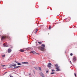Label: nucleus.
Listing matches in <instances>:
<instances>
[{
  "label": "nucleus",
  "mask_w": 77,
  "mask_h": 77,
  "mask_svg": "<svg viewBox=\"0 0 77 77\" xmlns=\"http://www.w3.org/2000/svg\"><path fill=\"white\" fill-rule=\"evenodd\" d=\"M38 48L41 51H44V47L38 46Z\"/></svg>",
  "instance_id": "obj_1"
},
{
  "label": "nucleus",
  "mask_w": 77,
  "mask_h": 77,
  "mask_svg": "<svg viewBox=\"0 0 77 77\" xmlns=\"http://www.w3.org/2000/svg\"><path fill=\"white\" fill-rule=\"evenodd\" d=\"M1 38L2 41H3V40H4V39H5V38H6V36L2 35V36H1Z\"/></svg>",
  "instance_id": "obj_2"
},
{
  "label": "nucleus",
  "mask_w": 77,
  "mask_h": 77,
  "mask_svg": "<svg viewBox=\"0 0 77 77\" xmlns=\"http://www.w3.org/2000/svg\"><path fill=\"white\" fill-rule=\"evenodd\" d=\"M53 65L51 64V63H49L48 64V67L49 68V69H51V66Z\"/></svg>",
  "instance_id": "obj_3"
},
{
  "label": "nucleus",
  "mask_w": 77,
  "mask_h": 77,
  "mask_svg": "<svg viewBox=\"0 0 77 77\" xmlns=\"http://www.w3.org/2000/svg\"><path fill=\"white\" fill-rule=\"evenodd\" d=\"M39 74L42 77H45V75H44V74L43 73H42V72H40L39 73Z\"/></svg>",
  "instance_id": "obj_4"
},
{
  "label": "nucleus",
  "mask_w": 77,
  "mask_h": 77,
  "mask_svg": "<svg viewBox=\"0 0 77 77\" xmlns=\"http://www.w3.org/2000/svg\"><path fill=\"white\" fill-rule=\"evenodd\" d=\"M73 60L74 61V62H75L76 61V58L75 57H74L73 58Z\"/></svg>",
  "instance_id": "obj_5"
},
{
  "label": "nucleus",
  "mask_w": 77,
  "mask_h": 77,
  "mask_svg": "<svg viewBox=\"0 0 77 77\" xmlns=\"http://www.w3.org/2000/svg\"><path fill=\"white\" fill-rule=\"evenodd\" d=\"M6 38H8V39H9V40H11V37H10V36H9V35L6 36Z\"/></svg>",
  "instance_id": "obj_6"
},
{
  "label": "nucleus",
  "mask_w": 77,
  "mask_h": 77,
  "mask_svg": "<svg viewBox=\"0 0 77 77\" xmlns=\"http://www.w3.org/2000/svg\"><path fill=\"white\" fill-rule=\"evenodd\" d=\"M55 69H56V71H60V70L59 69V67H57L55 68Z\"/></svg>",
  "instance_id": "obj_7"
},
{
  "label": "nucleus",
  "mask_w": 77,
  "mask_h": 77,
  "mask_svg": "<svg viewBox=\"0 0 77 77\" xmlns=\"http://www.w3.org/2000/svg\"><path fill=\"white\" fill-rule=\"evenodd\" d=\"M8 53H9L10 52H11V50L10 49H8Z\"/></svg>",
  "instance_id": "obj_8"
},
{
  "label": "nucleus",
  "mask_w": 77,
  "mask_h": 77,
  "mask_svg": "<svg viewBox=\"0 0 77 77\" xmlns=\"http://www.w3.org/2000/svg\"><path fill=\"white\" fill-rule=\"evenodd\" d=\"M38 31V29H37L34 32V33L36 34L37 32Z\"/></svg>",
  "instance_id": "obj_9"
},
{
  "label": "nucleus",
  "mask_w": 77,
  "mask_h": 77,
  "mask_svg": "<svg viewBox=\"0 0 77 77\" xmlns=\"http://www.w3.org/2000/svg\"><path fill=\"white\" fill-rule=\"evenodd\" d=\"M20 51H21V52H24V51L23 50L21 49L20 50Z\"/></svg>",
  "instance_id": "obj_10"
},
{
  "label": "nucleus",
  "mask_w": 77,
  "mask_h": 77,
  "mask_svg": "<svg viewBox=\"0 0 77 77\" xmlns=\"http://www.w3.org/2000/svg\"><path fill=\"white\" fill-rule=\"evenodd\" d=\"M11 66H14V67L16 66V64H14L11 65Z\"/></svg>",
  "instance_id": "obj_11"
},
{
  "label": "nucleus",
  "mask_w": 77,
  "mask_h": 77,
  "mask_svg": "<svg viewBox=\"0 0 77 77\" xmlns=\"http://www.w3.org/2000/svg\"><path fill=\"white\" fill-rule=\"evenodd\" d=\"M42 47H44V48H45V45H44V44H42Z\"/></svg>",
  "instance_id": "obj_12"
},
{
  "label": "nucleus",
  "mask_w": 77,
  "mask_h": 77,
  "mask_svg": "<svg viewBox=\"0 0 77 77\" xmlns=\"http://www.w3.org/2000/svg\"><path fill=\"white\" fill-rule=\"evenodd\" d=\"M4 47H9V46L8 45H5V44H4Z\"/></svg>",
  "instance_id": "obj_13"
},
{
  "label": "nucleus",
  "mask_w": 77,
  "mask_h": 77,
  "mask_svg": "<svg viewBox=\"0 0 77 77\" xmlns=\"http://www.w3.org/2000/svg\"><path fill=\"white\" fill-rule=\"evenodd\" d=\"M31 53H33V54H35L36 53L35 51H32L31 52Z\"/></svg>",
  "instance_id": "obj_14"
},
{
  "label": "nucleus",
  "mask_w": 77,
  "mask_h": 77,
  "mask_svg": "<svg viewBox=\"0 0 77 77\" xmlns=\"http://www.w3.org/2000/svg\"><path fill=\"white\" fill-rule=\"evenodd\" d=\"M20 66H17L16 67H14V68H19V67H20Z\"/></svg>",
  "instance_id": "obj_15"
},
{
  "label": "nucleus",
  "mask_w": 77,
  "mask_h": 77,
  "mask_svg": "<svg viewBox=\"0 0 77 77\" xmlns=\"http://www.w3.org/2000/svg\"><path fill=\"white\" fill-rule=\"evenodd\" d=\"M38 43L40 44H42V42H38Z\"/></svg>",
  "instance_id": "obj_16"
},
{
  "label": "nucleus",
  "mask_w": 77,
  "mask_h": 77,
  "mask_svg": "<svg viewBox=\"0 0 77 77\" xmlns=\"http://www.w3.org/2000/svg\"><path fill=\"white\" fill-rule=\"evenodd\" d=\"M25 64H28L29 63L27 62H24Z\"/></svg>",
  "instance_id": "obj_17"
},
{
  "label": "nucleus",
  "mask_w": 77,
  "mask_h": 77,
  "mask_svg": "<svg viewBox=\"0 0 77 77\" xmlns=\"http://www.w3.org/2000/svg\"><path fill=\"white\" fill-rule=\"evenodd\" d=\"M51 74H55V73L54 72H52L51 73Z\"/></svg>",
  "instance_id": "obj_18"
},
{
  "label": "nucleus",
  "mask_w": 77,
  "mask_h": 77,
  "mask_svg": "<svg viewBox=\"0 0 77 77\" xmlns=\"http://www.w3.org/2000/svg\"><path fill=\"white\" fill-rule=\"evenodd\" d=\"M3 67H4V66H5V65H1Z\"/></svg>",
  "instance_id": "obj_19"
},
{
  "label": "nucleus",
  "mask_w": 77,
  "mask_h": 77,
  "mask_svg": "<svg viewBox=\"0 0 77 77\" xmlns=\"http://www.w3.org/2000/svg\"><path fill=\"white\" fill-rule=\"evenodd\" d=\"M55 66H56V67H57V66H58V65L56 64Z\"/></svg>",
  "instance_id": "obj_20"
},
{
  "label": "nucleus",
  "mask_w": 77,
  "mask_h": 77,
  "mask_svg": "<svg viewBox=\"0 0 77 77\" xmlns=\"http://www.w3.org/2000/svg\"><path fill=\"white\" fill-rule=\"evenodd\" d=\"M38 69H39V70H41V68L40 67H39L38 68Z\"/></svg>",
  "instance_id": "obj_21"
},
{
  "label": "nucleus",
  "mask_w": 77,
  "mask_h": 77,
  "mask_svg": "<svg viewBox=\"0 0 77 77\" xmlns=\"http://www.w3.org/2000/svg\"><path fill=\"white\" fill-rule=\"evenodd\" d=\"M17 65H21V63H17Z\"/></svg>",
  "instance_id": "obj_22"
},
{
  "label": "nucleus",
  "mask_w": 77,
  "mask_h": 77,
  "mask_svg": "<svg viewBox=\"0 0 77 77\" xmlns=\"http://www.w3.org/2000/svg\"><path fill=\"white\" fill-rule=\"evenodd\" d=\"M16 63H18V62L17 61H15Z\"/></svg>",
  "instance_id": "obj_23"
},
{
  "label": "nucleus",
  "mask_w": 77,
  "mask_h": 77,
  "mask_svg": "<svg viewBox=\"0 0 77 77\" xmlns=\"http://www.w3.org/2000/svg\"><path fill=\"white\" fill-rule=\"evenodd\" d=\"M72 55H73V54H72V53H71L70 54V55L72 56Z\"/></svg>",
  "instance_id": "obj_24"
},
{
  "label": "nucleus",
  "mask_w": 77,
  "mask_h": 77,
  "mask_svg": "<svg viewBox=\"0 0 77 77\" xmlns=\"http://www.w3.org/2000/svg\"><path fill=\"white\" fill-rule=\"evenodd\" d=\"M49 29H51V26H49Z\"/></svg>",
  "instance_id": "obj_25"
},
{
  "label": "nucleus",
  "mask_w": 77,
  "mask_h": 77,
  "mask_svg": "<svg viewBox=\"0 0 77 77\" xmlns=\"http://www.w3.org/2000/svg\"><path fill=\"white\" fill-rule=\"evenodd\" d=\"M2 57H5V55H3L2 56Z\"/></svg>",
  "instance_id": "obj_26"
},
{
  "label": "nucleus",
  "mask_w": 77,
  "mask_h": 77,
  "mask_svg": "<svg viewBox=\"0 0 77 77\" xmlns=\"http://www.w3.org/2000/svg\"><path fill=\"white\" fill-rule=\"evenodd\" d=\"M52 72H54L55 71V70H52Z\"/></svg>",
  "instance_id": "obj_27"
},
{
  "label": "nucleus",
  "mask_w": 77,
  "mask_h": 77,
  "mask_svg": "<svg viewBox=\"0 0 77 77\" xmlns=\"http://www.w3.org/2000/svg\"><path fill=\"white\" fill-rule=\"evenodd\" d=\"M22 64H25L24 62H22Z\"/></svg>",
  "instance_id": "obj_28"
},
{
  "label": "nucleus",
  "mask_w": 77,
  "mask_h": 77,
  "mask_svg": "<svg viewBox=\"0 0 77 77\" xmlns=\"http://www.w3.org/2000/svg\"><path fill=\"white\" fill-rule=\"evenodd\" d=\"M33 72L34 74H35V71L34 70L33 71Z\"/></svg>",
  "instance_id": "obj_29"
},
{
  "label": "nucleus",
  "mask_w": 77,
  "mask_h": 77,
  "mask_svg": "<svg viewBox=\"0 0 77 77\" xmlns=\"http://www.w3.org/2000/svg\"><path fill=\"white\" fill-rule=\"evenodd\" d=\"M74 74H75V77H76V73H75Z\"/></svg>",
  "instance_id": "obj_30"
},
{
  "label": "nucleus",
  "mask_w": 77,
  "mask_h": 77,
  "mask_svg": "<svg viewBox=\"0 0 77 77\" xmlns=\"http://www.w3.org/2000/svg\"><path fill=\"white\" fill-rule=\"evenodd\" d=\"M10 77H14L13 76H12L11 75H10Z\"/></svg>",
  "instance_id": "obj_31"
},
{
  "label": "nucleus",
  "mask_w": 77,
  "mask_h": 77,
  "mask_svg": "<svg viewBox=\"0 0 77 77\" xmlns=\"http://www.w3.org/2000/svg\"><path fill=\"white\" fill-rule=\"evenodd\" d=\"M46 72L47 73V72H48V71H46Z\"/></svg>",
  "instance_id": "obj_32"
},
{
  "label": "nucleus",
  "mask_w": 77,
  "mask_h": 77,
  "mask_svg": "<svg viewBox=\"0 0 77 77\" xmlns=\"http://www.w3.org/2000/svg\"><path fill=\"white\" fill-rule=\"evenodd\" d=\"M70 63L71 64L72 63H71V61H70Z\"/></svg>",
  "instance_id": "obj_33"
},
{
  "label": "nucleus",
  "mask_w": 77,
  "mask_h": 77,
  "mask_svg": "<svg viewBox=\"0 0 77 77\" xmlns=\"http://www.w3.org/2000/svg\"><path fill=\"white\" fill-rule=\"evenodd\" d=\"M30 74H31L30 73H29V75H30Z\"/></svg>",
  "instance_id": "obj_34"
},
{
  "label": "nucleus",
  "mask_w": 77,
  "mask_h": 77,
  "mask_svg": "<svg viewBox=\"0 0 77 77\" xmlns=\"http://www.w3.org/2000/svg\"><path fill=\"white\" fill-rule=\"evenodd\" d=\"M49 34H50L49 33H48V35H49Z\"/></svg>",
  "instance_id": "obj_35"
}]
</instances>
